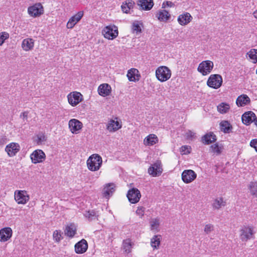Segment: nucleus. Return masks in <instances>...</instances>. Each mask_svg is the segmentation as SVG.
Here are the masks:
<instances>
[{
  "label": "nucleus",
  "instance_id": "nucleus-1",
  "mask_svg": "<svg viewBox=\"0 0 257 257\" xmlns=\"http://www.w3.org/2000/svg\"><path fill=\"white\" fill-rule=\"evenodd\" d=\"M102 164V159L101 157L96 154L91 155L86 161L88 169L92 172L99 170Z\"/></svg>",
  "mask_w": 257,
  "mask_h": 257
},
{
  "label": "nucleus",
  "instance_id": "nucleus-2",
  "mask_svg": "<svg viewBox=\"0 0 257 257\" xmlns=\"http://www.w3.org/2000/svg\"><path fill=\"white\" fill-rule=\"evenodd\" d=\"M156 76L157 79L161 82H165L169 80L172 75L171 70L167 66H161L156 70Z\"/></svg>",
  "mask_w": 257,
  "mask_h": 257
},
{
  "label": "nucleus",
  "instance_id": "nucleus-3",
  "mask_svg": "<svg viewBox=\"0 0 257 257\" xmlns=\"http://www.w3.org/2000/svg\"><path fill=\"white\" fill-rule=\"evenodd\" d=\"M240 231V238L242 241L246 242L254 238L255 231L254 227L252 225H244Z\"/></svg>",
  "mask_w": 257,
  "mask_h": 257
},
{
  "label": "nucleus",
  "instance_id": "nucleus-4",
  "mask_svg": "<svg viewBox=\"0 0 257 257\" xmlns=\"http://www.w3.org/2000/svg\"><path fill=\"white\" fill-rule=\"evenodd\" d=\"M102 33L105 38L113 40L118 36V28L114 25L105 26L102 30Z\"/></svg>",
  "mask_w": 257,
  "mask_h": 257
},
{
  "label": "nucleus",
  "instance_id": "nucleus-5",
  "mask_svg": "<svg viewBox=\"0 0 257 257\" xmlns=\"http://www.w3.org/2000/svg\"><path fill=\"white\" fill-rule=\"evenodd\" d=\"M14 199L18 204L25 205L30 200V195L25 190H17L14 192Z\"/></svg>",
  "mask_w": 257,
  "mask_h": 257
},
{
  "label": "nucleus",
  "instance_id": "nucleus-6",
  "mask_svg": "<svg viewBox=\"0 0 257 257\" xmlns=\"http://www.w3.org/2000/svg\"><path fill=\"white\" fill-rule=\"evenodd\" d=\"M214 67V63L210 60H205L201 62L198 65L197 71L203 76L210 73Z\"/></svg>",
  "mask_w": 257,
  "mask_h": 257
},
{
  "label": "nucleus",
  "instance_id": "nucleus-7",
  "mask_svg": "<svg viewBox=\"0 0 257 257\" xmlns=\"http://www.w3.org/2000/svg\"><path fill=\"white\" fill-rule=\"evenodd\" d=\"M222 78L219 74H212L208 79L207 84L211 88L218 89L222 85Z\"/></svg>",
  "mask_w": 257,
  "mask_h": 257
},
{
  "label": "nucleus",
  "instance_id": "nucleus-8",
  "mask_svg": "<svg viewBox=\"0 0 257 257\" xmlns=\"http://www.w3.org/2000/svg\"><path fill=\"white\" fill-rule=\"evenodd\" d=\"M68 103L72 106H75L83 100L82 95L79 92L73 91L67 95Z\"/></svg>",
  "mask_w": 257,
  "mask_h": 257
},
{
  "label": "nucleus",
  "instance_id": "nucleus-9",
  "mask_svg": "<svg viewBox=\"0 0 257 257\" xmlns=\"http://www.w3.org/2000/svg\"><path fill=\"white\" fill-rule=\"evenodd\" d=\"M127 197L131 203L135 204L140 201L141 194L137 188H133L128 191Z\"/></svg>",
  "mask_w": 257,
  "mask_h": 257
},
{
  "label": "nucleus",
  "instance_id": "nucleus-10",
  "mask_svg": "<svg viewBox=\"0 0 257 257\" xmlns=\"http://www.w3.org/2000/svg\"><path fill=\"white\" fill-rule=\"evenodd\" d=\"M45 154L41 150H36L30 155L32 162L34 164L43 162L45 160Z\"/></svg>",
  "mask_w": 257,
  "mask_h": 257
},
{
  "label": "nucleus",
  "instance_id": "nucleus-11",
  "mask_svg": "<svg viewBox=\"0 0 257 257\" xmlns=\"http://www.w3.org/2000/svg\"><path fill=\"white\" fill-rule=\"evenodd\" d=\"M162 172L163 169L160 161L154 163L148 169V173L152 177L159 176Z\"/></svg>",
  "mask_w": 257,
  "mask_h": 257
},
{
  "label": "nucleus",
  "instance_id": "nucleus-12",
  "mask_svg": "<svg viewBox=\"0 0 257 257\" xmlns=\"http://www.w3.org/2000/svg\"><path fill=\"white\" fill-rule=\"evenodd\" d=\"M68 126L70 131L72 134H77L81 130L83 124L79 120L72 118L69 121Z\"/></svg>",
  "mask_w": 257,
  "mask_h": 257
},
{
  "label": "nucleus",
  "instance_id": "nucleus-13",
  "mask_svg": "<svg viewBox=\"0 0 257 257\" xmlns=\"http://www.w3.org/2000/svg\"><path fill=\"white\" fill-rule=\"evenodd\" d=\"M43 6L40 3L36 4L29 7L28 9V14L33 17L40 16L43 13Z\"/></svg>",
  "mask_w": 257,
  "mask_h": 257
},
{
  "label": "nucleus",
  "instance_id": "nucleus-14",
  "mask_svg": "<svg viewBox=\"0 0 257 257\" xmlns=\"http://www.w3.org/2000/svg\"><path fill=\"white\" fill-rule=\"evenodd\" d=\"M182 179L186 184L193 181L197 177L196 173L192 170H185L182 173Z\"/></svg>",
  "mask_w": 257,
  "mask_h": 257
},
{
  "label": "nucleus",
  "instance_id": "nucleus-15",
  "mask_svg": "<svg viewBox=\"0 0 257 257\" xmlns=\"http://www.w3.org/2000/svg\"><path fill=\"white\" fill-rule=\"evenodd\" d=\"M84 15L83 11H79L71 17L68 20L66 27L68 29H72L82 19Z\"/></svg>",
  "mask_w": 257,
  "mask_h": 257
},
{
  "label": "nucleus",
  "instance_id": "nucleus-16",
  "mask_svg": "<svg viewBox=\"0 0 257 257\" xmlns=\"http://www.w3.org/2000/svg\"><path fill=\"white\" fill-rule=\"evenodd\" d=\"M20 146L16 143H11L5 148V151L10 157L15 156L20 150Z\"/></svg>",
  "mask_w": 257,
  "mask_h": 257
},
{
  "label": "nucleus",
  "instance_id": "nucleus-17",
  "mask_svg": "<svg viewBox=\"0 0 257 257\" xmlns=\"http://www.w3.org/2000/svg\"><path fill=\"white\" fill-rule=\"evenodd\" d=\"M13 230L10 227H4L0 229V241L6 242L12 236Z\"/></svg>",
  "mask_w": 257,
  "mask_h": 257
},
{
  "label": "nucleus",
  "instance_id": "nucleus-18",
  "mask_svg": "<svg viewBox=\"0 0 257 257\" xmlns=\"http://www.w3.org/2000/svg\"><path fill=\"white\" fill-rule=\"evenodd\" d=\"M256 117V115L252 111L245 112L242 115V121L244 124L248 125L252 122H254Z\"/></svg>",
  "mask_w": 257,
  "mask_h": 257
},
{
  "label": "nucleus",
  "instance_id": "nucleus-19",
  "mask_svg": "<svg viewBox=\"0 0 257 257\" xmlns=\"http://www.w3.org/2000/svg\"><path fill=\"white\" fill-rule=\"evenodd\" d=\"M74 248L76 253L82 254L85 252L88 248V244L86 240L84 239H81L75 244Z\"/></svg>",
  "mask_w": 257,
  "mask_h": 257
},
{
  "label": "nucleus",
  "instance_id": "nucleus-20",
  "mask_svg": "<svg viewBox=\"0 0 257 257\" xmlns=\"http://www.w3.org/2000/svg\"><path fill=\"white\" fill-rule=\"evenodd\" d=\"M155 16L159 21L164 22L168 21L171 18L169 12L164 9L158 11L155 14Z\"/></svg>",
  "mask_w": 257,
  "mask_h": 257
},
{
  "label": "nucleus",
  "instance_id": "nucleus-21",
  "mask_svg": "<svg viewBox=\"0 0 257 257\" xmlns=\"http://www.w3.org/2000/svg\"><path fill=\"white\" fill-rule=\"evenodd\" d=\"M192 20L191 15L187 12L180 15L177 19V21L181 26H185L188 24Z\"/></svg>",
  "mask_w": 257,
  "mask_h": 257
},
{
  "label": "nucleus",
  "instance_id": "nucleus-22",
  "mask_svg": "<svg viewBox=\"0 0 257 257\" xmlns=\"http://www.w3.org/2000/svg\"><path fill=\"white\" fill-rule=\"evenodd\" d=\"M115 190V186L113 183L106 184L103 189V196L107 199L112 195Z\"/></svg>",
  "mask_w": 257,
  "mask_h": 257
},
{
  "label": "nucleus",
  "instance_id": "nucleus-23",
  "mask_svg": "<svg viewBox=\"0 0 257 257\" xmlns=\"http://www.w3.org/2000/svg\"><path fill=\"white\" fill-rule=\"evenodd\" d=\"M159 142L158 137L155 134H150L144 140V145L146 146H152Z\"/></svg>",
  "mask_w": 257,
  "mask_h": 257
},
{
  "label": "nucleus",
  "instance_id": "nucleus-24",
  "mask_svg": "<svg viewBox=\"0 0 257 257\" xmlns=\"http://www.w3.org/2000/svg\"><path fill=\"white\" fill-rule=\"evenodd\" d=\"M111 86L107 83L102 84L98 88V94L103 97L109 95L111 93Z\"/></svg>",
  "mask_w": 257,
  "mask_h": 257
},
{
  "label": "nucleus",
  "instance_id": "nucleus-25",
  "mask_svg": "<svg viewBox=\"0 0 257 257\" xmlns=\"http://www.w3.org/2000/svg\"><path fill=\"white\" fill-rule=\"evenodd\" d=\"M126 76L129 81L134 82L138 81L141 77L139 70L136 68L128 70Z\"/></svg>",
  "mask_w": 257,
  "mask_h": 257
},
{
  "label": "nucleus",
  "instance_id": "nucleus-26",
  "mask_svg": "<svg viewBox=\"0 0 257 257\" xmlns=\"http://www.w3.org/2000/svg\"><path fill=\"white\" fill-rule=\"evenodd\" d=\"M250 102V98L246 94H242L238 96L236 104L239 107H242L249 104Z\"/></svg>",
  "mask_w": 257,
  "mask_h": 257
},
{
  "label": "nucleus",
  "instance_id": "nucleus-27",
  "mask_svg": "<svg viewBox=\"0 0 257 257\" xmlns=\"http://www.w3.org/2000/svg\"><path fill=\"white\" fill-rule=\"evenodd\" d=\"M149 224L150 226V230L154 232L157 233L160 231V218L159 217L151 218L150 220Z\"/></svg>",
  "mask_w": 257,
  "mask_h": 257
},
{
  "label": "nucleus",
  "instance_id": "nucleus-28",
  "mask_svg": "<svg viewBox=\"0 0 257 257\" xmlns=\"http://www.w3.org/2000/svg\"><path fill=\"white\" fill-rule=\"evenodd\" d=\"M34 47V40L32 38H26L22 43V48L25 51L32 50Z\"/></svg>",
  "mask_w": 257,
  "mask_h": 257
},
{
  "label": "nucleus",
  "instance_id": "nucleus-29",
  "mask_svg": "<svg viewBox=\"0 0 257 257\" xmlns=\"http://www.w3.org/2000/svg\"><path fill=\"white\" fill-rule=\"evenodd\" d=\"M138 5L145 11L150 10L154 6L153 0H139Z\"/></svg>",
  "mask_w": 257,
  "mask_h": 257
},
{
  "label": "nucleus",
  "instance_id": "nucleus-30",
  "mask_svg": "<svg viewBox=\"0 0 257 257\" xmlns=\"http://www.w3.org/2000/svg\"><path fill=\"white\" fill-rule=\"evenodd\" d=\"M121 127V123L117 120H110L107 124V128L110 132L117 131Z\"/></svg>",
  "mask_w": 257,
  "mask_h": 257
},
{
  "label": "nucleus",
  "instance_id": "nucleus-31",
  "mask_svg": "<svg viewBox=\"0 0 257 257\" xmlns=\"http://www.w3.org/2000/svg\"><path fill=\"white\" fill-rule=\"evenodd\" d=\"M134 243L130 238H127L123 240L122 244V248L124 252L127 254L132 252V249L133 247Z\"/></svg>",
  "mask_w": 257,
  "mask_h": 257
},
{
  "label": "nucleus",
  "instance_id": "nucleus-32",
  "mask_svg": "<svg viewBox=\"0 0 257 257\" xmlns=\"http://www.w3.org/2000/svg\"><path fill=\"white\" fill-rule=\"evenodd\" d=\"M226 202L222 197H218L215 199L212 203V206L214 210H219L225 206Z\"/></svg>",
  "mask_w": 257,
  "mask_h": 257
},
{
  "label": "nucleus",
  "instance_id": "nucleus-33",
  "mask_svg": "<svg viewBox=\"0 0 257 257\" xmlns=\"http://www.w3.org/2000/svg\"><path fill=\"white\" fill-rule=\"evenodd\" d=\"M76 226L74 223H71L66 226L65 234L69 237H73L76 233Z\"/></svg>",
  "mask_w": 257,
  "mask_h": 257
},
{
  "label": "nucleus",
  "instance_id": "nucleus-34",
  "mask_svg": "<svg viewBox=\"0 0 257 257\" xmlns=\"http://www.w3.org/2000/svg\"><path fill=\"white\" fill-rule=\"evenodd\" d=\"M162 236L161 235H155L151 239L150 244L153 249H158L160 245Z\"/></svg>",
  "mask_w": 257,
  "mask_h": 257
},
{
  "label": "nucleus",
  "instance_id": "nucleus-35",
  "mask_svg": "<svg viewBox=\"0 0 257 257\" xmlns=\"http://www.w3.org/2000/svg\"><path fill=\"white\" fill-rule=\"evenodd\" d=\"M135 2L132 0L126 1L122 3L121 8L124 13H128L130 10H132L135 6Z\"/></svg>",
  "mask_w": 257,
  "mask_h": 257
},
{
  "label": "nucleus",
  "instance_id": "nucleus-36",
  "mask_svg": "<svg viewBox=\"0 0 257 257\" xmlns=\"http://www.w3.org/2000/svg\"><path fill=\"white\" fill-rule=\"evenodd\" d=\"M216 140V136L213 133L206 134L202 138L203 143L207 145L214 142Z\"/></svg>",
  "mask_w": 257,
  "mask_h": 257
},
{
  "label": "nucleus",
  "instance_id": "nucleus-37",
  "mask_svg": "<svg viewBox=\"0 0 257 257\" xmlns=\"http://www.w3.org/2000/svg\"><path fill=\"white\" fill-rule=\"evenodd\" d=\"M217 108L219 112L222 114H224L229 111L230 106L227 103L221 102L217 105Z\"/></svg>",
  "mask_w": 257,
  "mask_h": 257
},
{
  "label": "nucleus",
  "instance_id": "nucleus-38",
  "mask_svg": "<svg viewBox=\"0 0 257 257\" xmlns=\"http://www.w3.org/2000/svg\"><path fill=\"white\" fill-rule=\"evenodd\" d=\"M222 149L223 148L217 144H213L210 146V152L213 155L216 156L219 155L221 153Z\"/></svg>",
  "mask_w": 257,
  "mask_h": 257
},
{
  "label": "nucleus",
  "instance_id": "nucleus-39",
  "mask_svg": "<svg viewBox=\"0 0 257 257\" xmlns=\"http://www.w3.org/2000/svg\"><path fill=\"white\" fill-rule=\"evenodd\" d=\"M250 193L257 197V182H251L248 186Z\"/></svg>",
  "mask_w": 257,
  "mask_h": 257
},
{
  "label": "nucleus",
  "instance_id": "nucleus-40",
  "mask_svg": "<svg viewBox=\"0 0 257 257\" xmlns=\"http://www.w3.org/2000/svg\"><path fill=\"white\" fill-rule=\"evenodd\" d=\"M247 54L252 62L254 63L257 62V49H252L247 52Z\"/></svg>",
  "mask_w": 257,
  "mask_h": 257
},
{
  "label": "nucleus",
  "instance_id": "nucleus-41",
  "mask_svg": "<svg viewBox=\"0 0 257 257\" xmlns=\"http://www.w3.org/2000/svg\"><path fill=\"white\" fill-rule=\"evenodd\" d=\"M220 128L224 133H229L231 129L230 123L227 121H223L220 124Z\"/></svg>",
  "mask_w": 257,
  "mask_h": 257
},
{
  "label": "nucleus",
  "instance_id": "nucleus-42",
  "mask_svg": "<svg viewBox=\"0 0 257 257\" xmlns=\"http://www.w3.org/2000/svg\"><path fill=\"white\" fill-rule=\"evenodd\" d=\"M84 216L89 220H93L96 217V213L93 210H89L88 211H86L85 213H84Z\"/></svg>",
  "mask_w": 257,
  "mask_h": 257
},
{
  "label": "nucleus",
  "instance_id": "nucleus-43",
  "mask_svg": "<svg viewBox=\"0 0 257 257\" xmlns=\"http://www.w3.org/2000/svg\"><path fill=\"white\" fill-rule=\"evenodd\" d=\"M54 240L56 242H59L62 239V233L60 230H55L53 234Z\"/></svg>",
  "mask_w": 257,
  "mask_h": 257
},
{
  "label": "nucleus",
  "instance_id": "nucleus-44",
  "mask_svg": "<svg viewBox=\"0 0 257 257\" xmlns=\"http://www.w3.org/2000/svg\"><path fill=\"white\" fill-rule=\"evenodd\" d=\"M37 143L39 145H42L46 141V137L43 133L39 134L37 136Z\"/></svg>",
  "mask_w": 257,
  "mask_h": 257
},
{
  "label": "nucleus",
  "instance_id": "nucleus-45",
  "mask_svg": "<svg viewBox=\"0 0 257 257\" xmlns=\"http://www.w3.org/2000/svg\"><path fill=\"white\" fill-rule=\"evenodd\" d=\"M9 38V34L7 32H4L0 33V46H2L5 40Z\"/></svg>",
  "mask_w": 257,
  "mask_h": 257
},
{
  "label": "nucleus",
  "instance_id": "nucleus-46",
  "mask_svg": "<svg viewBox=\"0 0 257 257\" xmlns=\"http://www.w3.org/2000/svg\"><path fill=\"white\" fill-rule=\"evenodd\" d=\"M214 225L212 224L209 223L205 225L204 231L206 234H209L214 230Z\"/></svg>",
  "mask_w": 257,
  "mask_h": 257
},
{
  "label": "nucleus",
  "instance_id": "nucleus-47",
  "mask_svg": "<svg viewBox=\"0 0 257 257\" xmlns=\"http://www.w3.org/2000/svg\"><path fill=\"white\" fill-rule=\"evenodd\" d=\"M175 6L174 4L170 1H164L162 5V9H165V8H172Z\"/></svg>",
  "mask_w": 257,
  "mask_h": 257
},
{
  "label": "nucleus",
  "instance_id": "nucleus-48",
  "mask_svg": "<svg viewBox=\"0 0 257 257\" xmlns=\"http://www.w3.org/2000/svg\"><path fill=\"white\" fill-rule=\"evenodd\" d=\"M145 211V208L144 207L140 206L138 207L136 213L139 215L141 217L144 216Z\"/></svg>",
  "mask_w": 257,
  "mask_h": 257
},
{
  "label": "nucleus",
  "instance_id": "nucleus-49",
  "mask_svg": "<svg viewBox=\"0 0 257 257\" xmlns=\"http://www.w3.org/2000/svg\"><path fill=\"white\" fill-rule=\"evenodd\" d=\"M132 30L134 33L136 32L137 34L141 32V28L138 24H133Z\"/></svg>",
  "mask_w": 257,
  "mask_h": 257
},
{
  "label": "nucleus",
  "instance_id": "nucleus-50",
  "mask_svg": "<svg viewBox=\"0 0 257 257\" xmlns=\"http://www.w3.org/2000/svg\"><path fill=\"white\" fill-rule=\"evenodd\" d=\"M249 145L251 148L254 149L257 152V139L251 140L250 142Z\"/></svg>",
  "mask_w": 257,
  "mask_h": 257
},
{
  "label": "nucleus",
  "instance_id": "nucleus-51",
  "mask_svg": "<svg viewBox=\"0 0 257 257\" xmlns=\"http://www.w3.org/2000/svg\"><path fill=\"white\" fill-rule=\"evenodd\" d=\"M191 148L188 146H184L181 147V152L184 154H187L190 153Z\"/></svg>",
  "mask_w": 257,
  "mask_h": 257
},
{
  "label": "nucleus",
  "instance_id": "nucleus-52",
  "mask_svg": "<svg viewBox=\"0 0 257 257\" xmlns=\"http://www.w3.org/2000/svg\"><path fill=\"white\" fill-rule=\"evenodd\" d=\"M185 136L187 139H192L195 136V133L191 131H188L186 133Z\"/></svg>",
  "mask_w": 257,
  "mask_h": 257
},
{
  "label": "nucleus",
  "instance_id": "nucleus-53",
  "mask_svg": "<svg viewBox=\"0 0 257 257\" xmlns=\"http://www.w3.org/2000/svg\"><path fill=\"white\" fill-rule=\"evenodd\" d=\"M27 115H28V113L26 112H23L21 114V117H27Z\"/></svg>",
  "mask_w": 257,
  "mask_h": 257
},
{
  "label": "nucleus",
  "instance_id": "nucleus-54",
  "mask_svg": "<svg viewBox=\"0 0 257 257\" xmlns=\"http://www.w3.org/2000/svg\"><path fill=\"white\" fill-rule=\"evenodd\" d=\"M253 15L254 18L257 19V10L253 12Z\"/></svg>",
  "mask_w": 257,
  "mask_h": 257
},
{
  "label": "nucleus",
  "instance_id": "nucleus-55",
  "mask_svg": "<svg viewBox=\"0 0 257 257\" xmlns=\"http://www.w3.org/2000/svg\"><path fill=\"white\" fill-rule=\"evenodd\" d=\"M254 124L256 126V127H257V116L256 117V118L254 120Z\"/></svg>",
  "mask_w": 257,
  "mask_h": 257
}]
</instances>
